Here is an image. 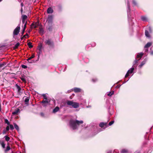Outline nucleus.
Here are the masks:
<instances>
[{
  "instance_id": "f257e3e1",
  "label": "nucleus",
  "mask_w": 153,
  "mask_h": 153,
  "mask_svg": "<svg viewBox=\"0 0 153 153\" xmlns=\"http://www.w3.org/2000/svg\"><path fill=\"white\" fill-rule=\"evenodd\" d=\"M83 122L82 120L79 121L78 120H71L69 121V126L73 130L77 128V125L79 126L80 124H82Z\"/></svg>"
},
{
  "instance_id": "f03ea898",
  "label": "nucleus",
  "mask_w": 153,
  "mask_h": 153,
  "mask_svg": "<svg viewBox=\"0 0 153 153\" xmlns=\"http://www.w3.org/2000/svg\"><path fill=\"white\" fill-rule=\"evenodd\" d=\"M45 43V45H48L49 48H53L55 47L54 42L51 39L48 38L46 39Z\"/></svg>"
},
{
  "instance_id": "7ed1b4c3",
  "label": "nucleus",
  "mask_w": 153,
  "mask_h": 153,
  "mask_svg": "<svg viewBox=\"0 0 153 153\" xmlns=\"http://www.w3.org/2000/svg\"><path fill=\"white\" fill-rule=\"evenodd\" d=\"M66 103L67 105H71L74 108H77L79 106V104L78 103L74 102L73 101L67 100Z\"/></svg>"
},
{
  "instance_id": "20e7f679",
  "label": "nucleus",
  "mask_w": 153,
  "mask_h": 153,
  "mask_svg": "<svg viewBox=\"0 0 153 153\" xmlns=\"http://www.w3.org/2000/svg\"><path fill=\"white\" fill-rule=\"evenodd\" d=\"M20 29V26L19 25H18L14 30L13 31V35H17L19 32Z\"/></svg>"
},
{
  "instance_id": "39448f33",
  "label": "nucleus",
  "mask_w": 153,
  "mask_h": 153,
  "mask_svg": "<svg viewBox=\"0 0 153 153\" xmlns=\"http://www.w3.org/2000/svg\"><path fill=\"white\" fill-rule=\"evenodd\" d=\"M53 19V16L52 15H48V19L47 20V22L48 23H51L52 22Z\"/></svg>"
},
{
  "instance_id": "423d86ee",
  "label": "nucleus",
  "mask_w": 153,
  "mask_h": 153,
  "mask_svg": "<svg viewBox=\"0 0 153 153\" xmlns=\"http://www.w3.org/2000/svg\"><path fill=\"white\" fill-rule=\"evenodd\" d=\"M40 102L42 103V105L43 106L45 107L48 105L49 102L47 100H43L41 101Z\"/></svg>"
},
{
  "instance_id": "0eeeda50",
  "label": "nucleus",
  "mask_w": 153,
  "mask_h": 153,
  "mask_svg": "<svg viewBox=\"0 0 153 153\" xmlns=\"http://www.w3.org/2000/svg\"><path fill=\"white\" fill-rule=\"evenodd\" d=\"M21 79L25 83L27 82L26 79L27 78V77L25 76H22L20 77Z\"/></svg>"
},
{
  "instance_id": "6e6552de",
  "label": "nucleus",
  "mask_w": 153,
  "mask_h": 153,
  "mask_svg": "<svg viewBox=\"0 0 153 153\" xmlns=\"http://www.w3.org/2000/svg\"><path fill=\"white\" fill-rule=\"evenodd\" d=\"M53 12V10L51 7H49L47 10V13L48 14L52 13Z\"/></svg>"
},
{
  "instance_id": "1a4fd4ad",
  "label": "nucleus",
  "mask_w": 153,
  "mask_h": 153,
  "mask_svg": "<svg viewBox=\"0 0 153 153\" xmlns=\"http://www.w3.org/2000/svg\"><path fill=\"white\" fill-rule=\"evenodd\" d=\"M25 97V102L26 104L28 105V102L30 99V98L29 97L25 96L23 97V98L24 99Z\"/></svg>"
},
{
  "instance_id": "9d476101",
  "label": "nucleus",
  "mask_w": 153,
  "mask_h": 153,
  "mask_svg": "<svg viewBox=\"0 0 153 153\" xmlns=\"http://www.w3.org/2000/svg\"><path fill=\"white\" fill-rule=\"evenodd\" d=\"M27 24V22H26V23H25V24H24V27H23V30H22V33H21L22 35V36L24 34V32H25V29H26V27Z\"/></svg>"
},
{
  "instance_id": "9b49d317",
  "label": "nucleus",
  "mask_w": 153,
  "mask_h": 153,
  "mask_svg": "<svg viewBox=\"0 0 153 153\" xmlns=\"http://www.w3.org/2000/svg\"><path fill=\"white\" fill-rule=\"evenodd\" d=\"M107 124V123H100L99 124V126L101 128H103L104 126H106Z\"/></svg>"
},
{
  "instance_id": "f8f14e48",
  "label": "nucleus",
  "mask_w": 153,
  "mask_h": 153,
  "mask_svg": "<svg viewBox=\"0 0 153 153\" xmlns=\"http://www.w3.org/2000/svg\"><path fill=\"white\" fill-rule=\"evenodd\" d=\"M73 90L75 93H78L81 92V89L79 88H74Z\"/></svg>"
},
{
  "instance_id": "ddd939ff",
  "label": "nucleus",
  "mask_w": 153,
  "mask_h": 153,
  "mask_svg": "<svg viewBox=\"0 0 153 153\" xmlns=\"http://www.w3.org/2000/svg\"><path fill=\"white\" fill-rule=\"evenodd\" d=\"M152 44V42H149L147 43L145 46L144 48H148L151 46Z\"/></svg>"
},
{
  "instance_id": "4468645a",
  "label": "nucleus",
  "mask_w": 153,
  "mask_h": 153,
  "mask_svg": "<svg viewBox=\"0 0 153 153\" xmlns=\"http://www.w3.org/2000/svg\"><path fill=\"white\" fill-rule=\"evenodd\" d=\"M39 33L40 34H42V35L44 34V30L43 29L42 27H40L39 30Z\"/></svg>"
},
{
  "instance_id": "2eb2a0df",
  "label": "nucleus",
  "mask_w": 153,
  "mask_h": 153,
  "mask_svg": "<svg viewBox=\"0 0 153 153\" xmlns=\"http://www.w3.org/2000/svg\"><path fill=\"white\" fill-rule=\"evenodd\" d=\"M20 110L19 108H17V109L15 111H14L12 113V114L14 115H16L18 114V113L19 112Z\"/></svg>"
},
{
  "instance_id": "dca6fc26",
  "label": "nucleus",
  "mask_w": 153,
  "mask_h": 153,
  "mask_svg": "<svg viewBox=\"0 0 153 153\" xmlns=\"http://www.w3.org/2000/svg\"><path fill=\"white\" fill-rule=\"evenodd\" d=\"M42 44H40V45H39L38 46V49L39 51H40V52H42Z\"/></svg>"
},
{
  "instance_id": "f3484780",
  "label": "nucleus",
  "mask_w": 153,
  "mask_h": 153,
  "mask_svg": "<svg viewBox=\"0 0 153 153\" xmlns=\"http://www.w3.org/2000/svg\"><path fill=\"white\" fill-rule=\"evenodd\" d=\"M146 63V61L145 60H144L143 61L141 62L140 64L139 65L138 67L140 68H141Z\"/></svg>"
},
{
  "instance_id": "a211bd4d",
  "label": "nucleus",
  "mask_w": 153,
  "mask_h": 153,
  "mask_svg": "<svg viewBox=\"0 0 153 153\" xmlns=\"http://www.w3.org/2000/svg\"><path fill=\"white\" fill-rule=\"evenodd\" d=\"M143 55V53H140L137 54V58H140V59Z\"/></svg>"
},
{
  "instance_id": "6ab92c4d",
  "label": "nucleus",
  "mask_w": 153,
  "mask_h": 153,
  "mask_svg": "<svg viewBox=\"0 0 153 153\" xmlns=\"http://www.w3.org/2000/svg\"><path fill=\"white\" fill-rule=\"evenodd\" d=\"M16 87L17 88V89H18V92L19 94H21L22 93V92L21 91V88L19 86V85H16Z\"/></svg>"
},
{
  "instance_id": "aec40b11",
  "label": "nucleus",
  "mask_w": 153,
  "mask_h": 153,
  "mask_svg": "<svg viewBox=\"0 0 153 153\" xmlns=\"http://www.w3.org/2000/svg\"><path fill=\"white\" fill-rule=\"evenodd\" d=\"M59 109V108L58 106L56 107L53 110V112L55 113L57 112Z\"/></svg>"
},
{
  "instance_id": "412c9836",
  "label": "nucleus",
  "mask_w": 153,
  "mask_h": 153,
  "mask_svg": "<svg viewBox=\"0 0 153 153\" xmlns=\"http://www.w3.org/2000/svg\"><path fill=\"white\" fill-rule=\"evenodd\" d=\"M145 35L147 37H150L148 31L146 30L145 31Z\"/></svg>"
},
{
  "instance_id": "4be33fe9",
  "label": "nucleus",
  "mask_w": 153,
  "mask_h": 153,
  "mask_svg": "<svg viewBox=\"0 0 153 153\" xmlns=\"http://www.w3.org/2000/svg\"><path fill=\"white\" fill-rule=\"evenodd\" d=\"M20 45V43L19 42H17L14 46L13 48L14 49H16L18 48V47Z\"/></svg>"
},
{
  "instance_id": "5701e85b",
  "label": "nucleus",
  "mask_w": 153,
  "mask_h": 153,
  "mask_svg": "<svg viewBox=\"0 0 153 153\" xmlns=\"http://www.w3.org/2000/svg\"><path fill=\"white\" fill-rule=\"evenodd\" d=\"M0 144L1 145L2 147L3 148H5V144L4 143V142L1 141L0 140Z\"/></svg>"
},
{
  "instance_id": "b1692460",
  "label": "nucleus",
  "mask_w": 153,
  "mask_h": 153,
  "mask_svg": "<svg viewBox=\"0 0 153 153\" xmlns=\"http://www.w3.org/2000/svg\"><path fill=\"white\" fill-rule=\"evenodd\" d=\"M141 19L143 21H147V19L146 17L145 16H141Z\"/></svg>"
},
{
  "instance_id": "393cba45",
  "label": "nucleus",
  "mask_w": 153,
  "mask_h": 153,
  "mask_svg": "<svg viewBox=\"0 0 153 153\" xmlns=\"http://www.w3.org/2000/svg\"><path fill=\"white\" fill-rule=\"evenodd\" d=\"M39 25V21H37L35 23V25L34 27V28H37L38 26Z\"/></svg>"
},
{
  "instance_id": "a878e982",
  "label": "nucleus",
  "mask_w": 153,
  "mask_h": 153,
  "mask_svg": "<svg viewBox=\"0 0 153 153\" xmlns=\"http://www.w3.org/2000/svg\"><path fill=\"white\" fill-rule=\"evenodd\" d=\"M27 45L29 48H32L33 47V46L32 45V43L30 42H28L27 44Z\"/></svg>"
},
{
  "instance_id": "bb28decb",
  "label": "nucleus",
  "mask_w": 153,
  "mask_h": 153,
  "mask_svg": "<svg viewBox=\"0 0 153 153\" xmlns=\"http://www.w3.org/2000/svg\"><path fill=\"white\" fill-rule=\"evenodd\" d=\"M13 125L14 127L16 129L17 131H19V128L18 126L15 123H13Z\"/></svg>"
},
{
  "instance_id": "cd10ccee",
  "label": "nucleus",
  "mask_w": 153,
  "mask_h": 153,
  "mask_svg": "<svg viewBox=\"0 0 153 153\" xmlns=\"http://www.w3.org/2000/svg\"><path fill=\"white\" fill-rule=\"evenodd\" d=\"M10 149V147L8 145V146L7 147L6 149L4 150V151L5 152H7L9 151Z\"/></svg>"
},
{
  "instance_id": "c85d7f7f",
  "label": "nucleus",
  "mask_w": 153,
  "mask_h": 153,
  "mask_svg": "<svg viewBox=\"0 0 153 153\" xmlns=\"http://www.w3.org/2000/svg\"><path fill=\"white\" fill-rule=\"evenodd\" d=\"M22 19L23 20H26L27 18V16L25 15H22Z\"/></svg>"
},
{
  "instance_id": "c756f323",
  "label": "nucleus",
  "mask_w": 153,
  "mask_h": 153,
  "mask_svg": "<svg viewBox=\"0 0 153 153\" xmlns=\"http://www.w3.org/2000/svg\"><path fill=\"white\" fill-rule=\"evenodd\" d=\"M58 8L59 11H61L62 10V6L60 5H59L58 6Z\"/></svg>"
},
{
  "instance_id": "7c9ffc66",
  "label": "nucleus",
  "mask_w": 153,
  "mask_h": 153,
  "mask_svg": "<svg viewBox=\"0 0 153 153\" xmlns=\"http://www.w3.org/2000/svg\"><path fill=\"white\" fill-rule=\"evenodd\" d=\"M4 137L5 138V140L7 141H9L10 139V137L8 136H4Z\"/></svg>"
},
{
  "instance_id": "2f4dec72",
  "label": "nucleus",
  "mask_w": 153,
  "mask_h": 153,
  "mask_svg": "<svg viewBox=\"0 0 153 153\" xmlns=\"http://www.w3.org/2000/svg\"><path fill=\"white\" fill-rule=\"evenodd\" d=\"M121 152L122 153H129L128 151L125 149H123Z\"/></svg>"
},
{
  "instance_id": "473e14b6",
  "label": "nucleus",
  "mask_w": 153,
  "mask_h": 153,
  "mask_svg": "<svg viewBox=\"0 0 153 153\" xmlns=\"http://www.w3.org/2000/svg\"><path fill=\"white\" fill-rule=\"evenodd\" d=\"M114 93V91H113L112 92H110L109 93H108L107 95L109 96H111Z\"/></svg>"
},
{
  "instance_id": "72a5a7b5",
  "label": "nucleus",
  "mask_w": 153,
  "mask_h": 153,
  "mask_svg": "<svg viewBox=\"0 0 153 153\" xmlns=\"http://www.w3.org/2000/svg\"><path fill=\"white\" fill-rule=\"evenodd\" d=\"M52 28H53L52 26L51 25L49 26V27L48 28V30L49 31H51L52 30Z\"/></svg>"
},
{
  "instance_id": "f704fd0d",
  "label": "nucleus",
  "mask_w": 153,
  "mask_h": 153,
  "mask_svg": "<svg viewBox=\"0 0 153 153\" xmlns=\"http://www.w3.org/2000/svg\"><path fill=\"white\" fill-rule=\"evenodd\" d=\"M134 70V68H131L129 70V74H131L133 73Z\"/></svg>"
},
{
  "instance_id": "c9c22d12",
  "label": "nucleus",
  "mask_w": 153,
  "mask_h": 153,
  "mask_svg": "<svg viewBox=\"0 0 153 153\" xmlns=\"http://www.w3.org/2000/svg\"><path fill=\"white\" fill-rule=\"evenodd\" d=\"M129 74V70H128V71L127 73L126 74L125 76V78H126V77H128V76Z\"/></svg>"
},
{
  "instance_id": "e433bc0d",
  "label": "nucleus",
  "mask_w": 153,
  "mask_h": 153,
  "mask_svg": "<svg viewBox=\"0 0 153 153\" xmlns=\"http://www.w3.org/2000/svg\"><path fill=\"white\" fill-rule=\"evenodd\" d=\"M9 125L10 126V128L11 130H13L14 129V127L12 125L10 124Z\"/></svg>"
},
{
  "instance_id": "4c0bfd02",
  "label": "nucleus",
  "mask_w": 153,
  "mask_h": 153,
  "mask_svg": "<svg viewBox=\"0 0 153 153\" xmlns=\"http://www.w3.org/2000/svg\"><path fill=\"white\" fill-rule=\"evenodd\" d=\"M132 3L134 5H137V3L135 0H133Z\"/></svg>"
},
{
  "instance_id": "58836bf2",
  "label": "nucleus",
  "mask_w": 153,
  "mask_h": 153,
  "mask_svg": "<svg viewBox=\"0 0 153 153\" xmlns=\"http://www.w3.org/2000/svg\"><path fill=\"white\" fill-rule=\"evenodd\" d=\"M42 96L43 97L44 99L45 100H47V97L45 94H43Z\"/></svg>"
},
{
  "instance_id": "ea45409f",
  "label": "nucleus",
  "mask_w": 153,
  "mask_h": 153,
  "mask_svg": "<svg viewBox=\"0 0 153 153\" xmlns=\"http://www.w3.org/2000/svg\"><path fill=\"white\" fill-rule=\"evenodd\" d=\"M5 122L6 123H7L8 125L10 124L9 121L7 119L5 120Z\"/></svg>"
},
{
  "instance_id": "a19ab883",
  "label": "nucleus",
  "mask_w": 153,
  "mask_h": 153,
  "mask_svg": "<svg viewBox=\"0 0 153 153\" xmlns=\"http://www.w3.org/2000/svg\"><path fill=\"white\" fill-rule=\"evenodd\" d=\"M114 122V121H112L110 122L108 124L109 126H111L112 124H113Z\"/></svg>"
},
{
  "instance_id": "79ce46f5",
  "label": "nucleus",
  "mask_w": 153,
  "mask_h": 153,
  "mask_svg": "<svg viewBox=\"0 0 153 153\" xmlns=\"http://www.w3.org/2000/svg\"><path fill=\"white\" fill-rule=\"evenodd\" d=\"M34 25H35V24H34V23H33H33H32L31 24V25H30V28H31V29L33 28V27H34Z\"/></svg>"
},
{
  "instance_id": "37998d69",
  "label": "nucleus",
  "mask_w": 153,
  "mask_h": 153,
  "mask_svg": "<svg viewBox=\"0 0 153 153\" xmlns=\"http://www.w3.org/2000/svg\"><path fill=\"white\" fill-rule=\"evenodd\" d=\"M21 66L22 68H24V69L26 68H27V66L24 65H22Z\"/></svg>"
},
{
  "instance_id": "c03bdc74",
  "label": "nucleus",
  "mask_w": 153,
  "mask_h": 153,
  "mask_svg": "<svg viewBox=\"0 0 153 153\" xmlns=\"http://www.w3.org/2000/svg\"><path fill=\"white\" fill-rule=\"evenodd\" d=\"M27 36V38L29 37V35L28 33H26L25 35L23 36V37H24L25 38H26V36Z\"/></svg>"
},
{
  "instance_id": "a18cd8bd",
  "label": "nucleus",
  "mask_w": 153,
  "mask_h": 153,
  "mask_svg": "<svg viewBox=\"0 0 153 153\" xmlns=\"http://www.w3.org/2000/svg\"><path fill=\"white\" fill-rule=\"evenodd\" d=\"M139 60V59L138 60H137L136 59L134 60V65H135V64L137 63L138 62V61Z\"/></svg>"
},
{
  "instance_id": "49530a36",
  "label": "nucleus",
  "mask_w": 153,
  "mask_h": 153,
  "mask_svg": "<svg viewBox=\"0 0 153 153\" xmlns=\"http://www.w3.org/2000/svg\"><path fill=\"white\" fill-rule=\"evenodd\" d=\"M92 80L93 82H95L97 81V79H93Z\"/></svg>"
},
{
  "instance_id": "de8ad7c7",
  "label": "nucleus",
  "mask_w": 153,
  "mask_h": 153,
  "mask_svg": "<svg viewBox=\"0 0 153 153\" xmlns=\"http://www.w3.org/2000/svg\"><path fill=\"white\" fill-rule=\"evenodd\" d=\"M42 52H40V51H39L37 53H38V58L39 57V56L40 55V54H41V53Z\"/></svg>"
},
{
  "instance_id": "09e8293b",
  "label": "nucleus",
  "mask_w": 153,
  "mask_h": 153,
  "mask_svg": "<svg viewBox=\"0 0 153 153\" xmlns=\"http://www.w3.org/2000/svg\"><path fill=\"white\" fill-rule=\"evenodd\" d=\"M35 57V55L34 54H33L32 56L30 57V58L31 59L33 58H34Z\"/></svg>"
},
{
  "instance_id": "8fccbe9b",
  "label": "nucleus",
  "mask_w": 153,
  "mask_h": 153,
  "mask_svg": "<svg viewBox=\"0 0 153 153\" xmlns=\"http://www.w3.org/2000/svg\"><path fill=\"white\" fill-rule=\"evenodd\" d=\"M9 127L8 126H7L6 127V131H8L9 130Z\"/></svg>"
},
{
  "instance_id": "3c124183",
  "label": "nucleus",
  "mask_w": 153,
  "mask_h": 153,
  "mask_svg": "<svg viewBox=\"0 0 153 153\" xmlns=\"http://www.w3.org/2000/svg\"><path fill=\"white\" fill-rule=\"evenodd\" d=\"M7 131H6V130H5V129L3 131V134H6Z\"/></svg>"
},
{
  "instance_id": "603ef678",
  "label": "nucleus",
  "mask_w": 153,
  "mask_h": 153,
  "mask_svg": "<svg viewBox=\"0 0 153 153\" xmlns=\"http://www.w3.org/2000/svg\"><path fill=\"white\" fill-rule=\"evenodd\" d=\"M26 22L27 21L25 22V20L22 19V23L23 24H25Z\"/></svg>"
},
{
  "instance_id": "864d4df0",
  "label": "nucleus",
  "mask_w": 153,
  "mask_h": 153,
  "mask_svg": "<svg viewBox=\"0 0 153 153\" xmlns=\"http://www.w3.org/2000/svg\"><path fill=\"white\" fill-rule=\"evenodd\" d=\"M107 153H112V151L111 150H108L107 152Z\"/></svg>"
},
{
  "instance_id": "5fc2aeb1",
  "label": "nucleus",
  "mask_w": 153,
  "mask_h": 153,
  "mask_svg": "<svg viewBox=\"0 0 153 153\" xmlns=\"http://www.w3.org/2000/svg\"><path fill=\"white\" fill-rule=\"evenodd\" d=\"M66 103L65 102H63V104H62V106H65V105H66Z\"/></svg>"
},
{
  "instance_id": "6e6d98bb",
  "label": "nucleus",
  "mask_w": 153,
  "mask_h": 153,
  "mask_svg": "<svg viewBox=\"0 0 153 153\" xmlns=\"http://www.w3.org/2000/svg\"><path fill=\"white\" fill-rule=\"evenodd\" d=\"M128 4V8L129 10H130V6L129 2L128 3V4Z\"/></svg>"
},
{
  "instance_id": "4d7b16f0",
  "label": "nucleus",
  "mask_w": 153,
  "mask_h": 153,
  "mask_svg": "<svg viewBox=\"0 0 153 153\" xmlns=\"http://www.w3.org/2000/svg\"><path fill=\"white\" fill-rule=\"evenodd\" d=\"M120 86H121V85H117V86H116V87L117 88H119L120 87Z\"/></svg>"
},
{
  "instance_id": "13d9d810",
  "label": "nucleus",
  "mask_w": 153,
  "mask_h": 153,
  "mask_svg": "<svg viewBox=\"0 0 153 153\" xmlns=\"http://www.w3.org/2000/svg\"><path fill=\"white\" fill-rule=\"evenodd\" d=\"M21 6L22 7L24 6V4L23 2H22L21 4Z\"/></svg>"
},
{
  "instance_id": "bf43d9fd",
  "label": "nucleus",
  "mask_w": 153,
  "mask_h": 153,
  "mask_svg": "<svg viewBox=\"0 0 153 153\" xmlns=\"http://www.w3.org/2000/svg\"><path fill=\"white\" fill-rule=\"evenodd\" d=\"M149 30L150 32H151V31H151V27H149Z\"/></svg>"
},
{
  "instance_id": "052dcab7",
  "label": "nucleus",
  "mask_w": 153,
  "mask_h": 153,
  "mask_svg": "<svg viewBox=\"0 0 153 153\" xmlns=\"http://www.w3.org/2000/svg\"><path fill=\"white\" fill-rule=\"evenodd\" d=\"M31 59L30 58V57H29V58H28V59H27V61L28 62L29 61V60H30Z\"/></svg>"
},
{
  "instance_id": "680f3d73",
  "label": "nucleus",
  "mask_w": 153,
  "mask_h": 153,
  "mask_svg": "<svg viewBox=\"0 0 153 153\" xmlns=\"http://www.w3.org/2000/svg\"><path fill=\"white\" fill-rule=\"evenodd\" d=\"M150 53L151 55H153V51H152Z\"/></svg>"
},
{
  "instance_id": "e2e57ef3",
  "label": "nucleus",
  "mask_w": 153,
  "mask_h": 153,
  "mask_svg": "<svg viewBox=\"0 0 153 153\" xmlns=\"http://www.w3.org/2000/svg\"><path fill=\"white\" fill-rule=\"evenodd\" d=\"M24 38H25L24 37H23H23H21V40H22Z\"/></svg>"
},
{
  "instance_id": "0e129e2a",
  "label": "nucleus",
  "mask_w": 153,
  "mask_h": 153,
  "mask_svg": "<svg viewBox=\"0 0 153 153\" xmlns=\"http://www.w3.org/2000/svg\"><path fill=\"white\" fill-rule=\"evenodd\" d=\"M21 11L22 13V11H23V9H22V8H21Z\"/></svg>"
},
{
  "instance_id": "69168bd1",
  "label": "nucleus",
  "mask_w": 153,
  "mask_h": 153,
  "mask_svg": "<svg viewBox=\"0 0 153 153\" xmlns=\"http://www.w3.org/2000/svg\"><path fill=\"white\" fill-rule=\"evenodd\" d=\"M31 31V30H29V31H28V32H29V33H30V31Z\"/></svg>"
},
{
  "instance_id": "338daca9",
  "label": "nucleus",
  "mask_w": 153,
  "mask_h": 153,
  "mask_svg": "<svg viewBox=\"0 0 153 153\" xmlns=\"http://www.w3.org/2000/svg\"><path fill=\"white\" fill-rule=\"evenodd\" d=\"M2 0H0V2Z\"/></svg>"
},
{
  "instance_id": "774afa93",
  "label": "nucleus",
  "mask_w": 153,
  "mask_h": 153,
  "mask_svg": "<svg viewBox=\"0 0 153 153\" xmlns=\"http://www.w3.org/2000/svg\"><path fill=\"white\" fill-rule=\"evenodd\" d=\"M20 153H22L21 152H20Z\"/></svg>"
}]
</instances>
